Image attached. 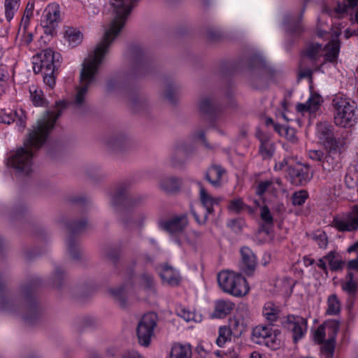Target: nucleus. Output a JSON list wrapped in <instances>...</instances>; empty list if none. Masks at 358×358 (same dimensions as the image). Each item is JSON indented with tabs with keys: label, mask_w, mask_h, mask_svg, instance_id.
<instances>
[{
	"label": "nucleus",
	"mask_w": 358,
	"mask_h": 358,
	"mask_svg": "<svg viewBox=\"0 0 358 358\" xmlns=\"http://www.w3.org/2000/svg\"><path fill=\"white\" fill-rule=\"evenodd\" d=\"M356 287L357 283L353 280V275L352 273H349L347 276V280L342 285V288L349 294H353L356 290Z\"/></svg>",
	"instance_id": "4c0bfd02"
},
{
	"label": "nucleus",
	"mask_w": 358,
	"mask_h": 358,
	"mask_svg": "<svg viewBox=\"0 0 358 358\" xmlns=\"http://www.w3.org/2000/svg\"><path fill=\"white\" fill-rule=\"evenodd\" d=\"M227 225L235 232H238L241 230L242 222L239 220H231L227 223Z\"/></svg>",
	"instance_id": "5fc2aeb1"
},
{
	"label": "nucleus",
	"mask_w": 358,
	"mask_h": 358,
	"mask_svg": "<svg viewBox=\"0 0 358 358\" xmlns=\"http://www.w3.org/2000/svg\"><path fill=\"white\" fill-rule=\"evenodd\" d=\"M192 346L189 343H175L172 345L169 358H192Z\"/></svg>",
	"instance_id": "4be33fe9"
},
{
	"label": "nucleus",
	"mask_w": 358,
	"mask_h": 358,
	"mask_svg": "<svg viewBox=\"0 0 358 358\" xmlns=\"http://www.w3.org/2000/svg\"><path fill=\"white\" fill-rule=\"evenodd\" d=\"M285 325L292 332L294 342L301 339L307 331V321L300 316L289 315Z\"/></svg>",
	"instance_id": "4468645a"
},
{
	"label": "nucleus",
	"mask_w": 358,
	"mask_h": 358,
	"mask_svg": "<svg viewBox=\"0 0 358 358\" xmlns=\"http://www.w3.org/2000/svg\"><path fill=\"white\" fill-rule=\"evenodd\" d=\"M159 275L164 283L175 286L180 282V278L178 271L169 266H164L159 271Z\"/></svg>",
	"instance_id": "b1692460"
},
{
	"label": "nucleus",
	"mask_w": 358,
	"mask_h": 358,
	"mask_svg": "<svg viewBox=\"0 0 358 358\" xmlns=\"http://www.w3.org/2000/svg\"><path fill=\"white\" fill-rule=\"evenodd\" d=\"M340 150L341 149H329V153L325 155L320 164L324 171L331 172L341 168Z\"/></svg>",
	"instance_id": "aec40b11"
},
{
	"label": "nucleus",
	"mask_w": 358,
	"mask_h": 358,
	"mask_svg": "<svg viewBox=\"0 0 358 358\" xmlns=\"http://www.w3.org/2000/svg\"><path fill=\"white\" fill-rule=\"evenodd\" d=\"M20 6V1L15 0H5L4 9L6 20L10 22L13 20L15 13Z\"/></svg>",
	"instance_id": "2f4dec72"
},
{
	"label": "nucleus",
	"mask_w": 358,
	"mask_h": 358,
	"mask_svg": "<svg viewBox=\"0 0 358 358\" xmlns=\"http://www.w3.org/2000/svg\"><path fill=\"white\" fill-rule=\"evenodd\" d=\"M280 308L271 301L266 302L262 310V314L264 317L270 321L274 322L278 318Z\"/></svg>",
	"instance_id": "7c9ffc66"
},
{
	"label": "nucleus",
	"mask_w": 358,
	"mask_h": 358,
	"mask_svg": "<svg viewBox=\"0 0 358 358\" xmlns=\"http://www.w3.org/2000/svg\"><path fill=\"white\" fill-rule=\"evenodd\" d=\"M121 358H144L137 351L129 350L122 354Z\"/></svg>",
	"instance_id": "6e6d98bb"
},
{
	"label": "nucleus",
	"mask_w": 358,
	"mask_h": 358,
	"mask_svg": "<svg viewBox=\"0 0 358 358\" xmlns=\"http://www.w3.org/2000/svg\"><path fill=\"white\" fill-rule=\"evenodd\" d=\"M327 262L325 259V257L323 259H319V261L317 262V265L320 268L325 270L326 269V264Z\"/></svg>",
	"instance_id": "0e129e2a"
},
{
	"label": "nucleus",
	"mask_w": 358,
	"mask_h": 358,
	"mask_svg": "<svg viewBox=\"0 0 358 358\" xmlns=\"http://www.w3.org/2000/svg\"><path fill=\"white\" fill-rule=\"evenodd\" d=\"M290 165H293V163H291L289 159L285 158L278 163H276L274 169L275 171H280L282 170L286 166H287L288 169Z\"/></svg>",
	"instance_id": "4d7b16f0"
},
{
	"label": "nucleus",
	"mask_w": 358,
	"mask_h": 358,
	"mask_svg": "<svg viewBox=\"0 0 358 358\" xmlns=\"http://www.w3.org/2000/svg\"><path fill=\"white\" fill-rule=\"evenodd\" d=\"M340 34V24H334L331 32L318 28L316 35L319 38L329 40V42L324 46L317 42L312 43L308 45L305 51L306 55L312 60L318 61L320 58L324 59V62L316 70L324 73L327 63L335 66L340 52V43L338 39Z\"/></svg>",
	"instance_id": "7ed1b4c3"
},
{
	"label": "nucleus",
	"mask_w": 358,
	"mask_h": 358,
	"mask_svg": "<svg viewBox=\"0 0 358 358\" xmlns=\"http://www.w3.org/2000/svg\"><path fill=\"white\" fill-rule=\"evenodd\" d=\"M224 173L222 169L219 166H213L208 170L206 178L215 187L220 185V179Z\"/></svg>",
	"instance_id": "c85d7f7f"
},
{
	"label": "nucleus",
	"mask_w": 358,
	"mask_h": 358,
	"mask_svg": "<svg viewBox=\"0 0 358 358\" xmlns=\"http://www.w3.org/2000/svg\"><path fill=\"white\" fill-rule=\"evenodd\" d=\"M217 282L224 292L236 297L246 295L250 290L245 278L241 274L229 270L217 274Z\"/></svg>",
	"instance_id": "0eeeda50"
},
{
	"label": "nucleus",
	"mask_w": 358,
	"mask_h": 358,
	"mask_svg": "<svg viewBox=\"0 0 358 358\" xmlns=\"http://www.w3.org/2000/svg\"><path fill=\"white\" fill-rule=\"evenodd\" d=\"M312 73H313L312 70L306 69L305 71H301L299 75H300L301 78H306V77L310 76Z\"/></svg>",
	"instance_id": "338daca9"
},
{
	"label": "nucleus",
	"mask_w": 358,
	"mask_h": 358,
	"mask_svg": "<svg viewBox=\"0 0 358 358\" xmlns=\"http://www.w3.org/2000/svg\"><path fill=\"white\" fill-rule=\"evenodd\" d=\"M234 304L230 301L219 300L215 302L214 315L222 317L229 315L234 309Z\"/></svg>",
	"instance_id": "bb28decb"
},
{
	"label": "nucleus",
	"mask_w": 358,
	"mask_h": 358,
	"mask_svg": "<svg viewBox=\"0 0 358 358\" xmlns=\"http://www.w3.org/2000/svg\"><path fill=\"white\" fill-rule=\"evenodd\" d=\"M117 17L122 20H127L135 6V0H110Z\"/></svg>",
	"instance_id": "6ab92c4d"
},
{
	"label": "nucleus",
	"mask_w": 358,
	"mask_h": 358,
	"mask_svg": "<svg viewBox=\"0 0 358 358\" xmlns=\"http://www.w3.org/2000/svg\"><path fill=\"white\" fill-rule=\"evenodd\" d=\"M141 287L148 292H151L154 289V281L152 277L148 274H144L141 278Z\"/></svg>",
	"instance_id": "a19ab883"
},
{
	"label": "nucleus",
	"mask_w": 358,
	"mask_h": 358,
	"mask_svg": "<svg viewBox=\"0 0 358 358\" xmlns=\"http://www.w3.org/2000/svg\"><path fill=\"white\" fill-rule=\"evenodd\" d=\"M66 106V101H59L56 103L55 110L46 111L37 120L23 145L11 152L8 157V164L10 167L23 175H29L34 170V150L45 143L61 115V109Z\"/></svg>",
	"instance_id": "f257e3e1"
},
{
	"label": "nucleus",
	"mask_w": 358,
	"mask_h": 358,
	"mask_svg": "<svg viewBox=\"0 0 358 358\" xmlns=\"http://www.w3.org/2000/svg\"><path fill=\"white\" fill-rule=\"evenodd\" d=\"M288 175L291 182L295 185H303L308 183L313 177V173L308 165L295 164L288 168Z\"/></svg>",
	"instance_id": "f8f14e48"
},
{
	"label": "nucleus",
	"mask_w": 358,
	"mask_h": 358,
	"mask_svg": "<svg viewBox=\"0 0 358 358\" xmlns=\"http://www.w3.org/2000/svg\"><path fill=\"white\" fill-rule=\"evenodd\" d=\"M280 333H277L270 325L257 326L252 331V336L258 344H263L272 350L280 346Z\"/></svg>",
	"instance_id": "1a4fd4ad"
},
{
	"label": "nucleus",
	"mask_w": 358,
	"mask_h": 358,
	"mask_svg": "<svg viewBox=\"0 0 358 358\" xmlns=\"http://www.w3.org/2000/svg\"><path fill=\"white\" fill-rule=\"evenodd\" d=\"M323 99L320 94L315 92H310V95L305 103H298L295 106L296 117H293L292 115L287 109V103H282L284 111L281 113V117L287 121L296 120L299 124H301L302 118L310 119L312 116L319 110Z\"/></svg>",
	"instance_id": "39448f33"
},
{
	"label": "nucleus",
	"mask_w": 358,
	"mask_h": 358,
	"mask_svg": "<svg viewBox=\"0 0 358 358\" xmlns=\"http://www.w3.org/2000/svg\"><path fill=\"white\" fill-rule=\"evenodd\" d=\"M30 99L35 106L45 107L48 102L44 97L43 91L35 85L29 87Z\"/></svg>",
	"instance_id": "cd10ccee"
},
{
	"label": "nucleus",
	"mask_w": 358,
	"mask_h": 358,
	"mask_svg": "<svg viewBox=\"0 0 358 358\" xmlns=\"http://www.w3.org/2000/svg\"><path fill=\"white\" fill-rule=\"evenodd\" d=\"M245 204L241 198H235L232 199L228 206L229 210L234 213H238L243 210Z\"/></svg>",
	"instance_id": "ea45409f"
},
{
	"label": "nucleus",
	"mask_w": 358,
	"mask_h": 358,
	"mask_svg": "<svg viewBox=\"0 0 358 358\" xmlns=\"http://www.w3.org/2000/svg\"><path fill=\"white\" fill-rule=\"evenodd\" d=\"M159 186L167 192H173L179 189L180 181L176 177L166 176L160 180Z\"/></svg>",
	"instance_id": "c756f323"
},
{
	"label": "nucleus",
	"mask_w": 358,
	"mask_h": 358,
	"mask_svg": "<svg viewBox=\"0 0 358 358\" xmlns=\"http://www.w3.org/2000/svg\"><path fill=\"white\" fill-rule=\"evenodd\" d=\"M201 238L200 234L196 231H190L187 236V242L192 246L196 245L199 243Z\"/></svg>",
	"instance_id": "3c124183"
},
{
	"label": "nucleus",
	"mask_w": 358,
	"mask_h": 358,
	"mask_svg": "<svg viewBox=\"0 0 358 358\" xmlns=\"http://www.w3.org/2000/svg\"><path fill=\"white\" fill-rule=\"evenodd\" d=\"M43 15L48 22H57L62 20L60 7L58 3H49L45 8Z\"/></svg>",
	"instance_id": "a878e982"
},
{
	"label": "nucleus",
	"mask_w": 358,
	"mask_h": 358,
	"mask_svg": "<svg viewBox=\"0 0 358 358\" xmlns=\"http://www.w3.org/2000/svg\"><path fill=\"white\" fill-rule=\"evenodd\" d=\"M308 198V193L305 190H300L295 192L292 196V203L294 206L302 205Z\"/></svg>",
	"instance_id": "c03bdc74"
},
{
	"label": "nucleus",
	"mask_w": 358,
	"mask_h": 358,
	"mask_svg": "<svg viewBox=\"0 0 358 358\" xmlns=\"http://www.w3.org/2000/svg\"><path fill=\"white\" fill-rule=\"evenodd\" d=\"M316 136L320 143L328 149H341L345 142L340 138H335L329 125L320 123L317 125Z\"/></svg>",
	"instance_id": "9b49d317"
},
{
	"label": "nucleus",
	"mask_w": 358,
	"mask_h": 358,
	"mask_svg": "<svg viewBox=\"0 0 358 358\" xmlns=\"http://www.w3.org/2000/svg\"><path fill=\"white\" fill-rule=\"evenodd\" d=\"M334 226L339 231H352L358 227V207L355 206L352 212L342 218H335Z\"/></svg>",
	"instance_id": "dca6fc26"
},
{
	"label": "nucleus",
	"mask_w": 358,
	"mask_h": 358,
	"mask_svg": "<svg viewBox=\"0 0 358 358\" xmlns=\"http://www.w3.org/2000/svg\"><path fill=\"white\" fill-rule=\"evenodd\" d=\"M210 105V101L208 99H203L199 103V107L203 112H207Z\"/></svg>",
	"instance_id": "bf43d9fd"
},
{
	"label": "nucleus",
	"mask_w": 358,
	"mask_h": 358,
	"mask_svg": "<svg viewBox=\"0 0 358 358\" xmlns=\"http://www.w3.org/2000/svg\"><path fill=\"white\" fill-rule=\"evenodd\" d=\"M325 259L332 270L339 269L343 264L339 257L336 256L334 252H330L325 256Z\"/></svg>",
	"instance_id": "e433bc0d"
},
{
	"label": "nucleus",
	"mask_w": 358,
	"mask_h": 358,
	"mask_svg": "<svg viewBox=\"0 0 358 358\" xmlns=\"http://www.w3.org/2000/svg\"><path fill=\"white\" fill-rule=\"evenodd\" d=\"M315 239L320 248H324L327 247L328 243L327 236L324 232H318L315 234Z\"/></svg>",
	"instance_id": "09e8293b"
},
{
	"label": "nucleus",
	"mask_w": 358,
	"mask_h": 358,
	"mask_svg": "<svg viewBox=\"0 0 358 358\" xmlns=\"http://www.w3.org/2000/svg\"><path fill=\"white\" fill-rule=\"evenodd\" d=\"M86 224L85 222H81L79 223H76L74 226L73 227V229L75 231H78L84 229L85 226Z\"/></svg>",
	"instance_id": "e2e57ef3"
},
{
	"label": "nucleus",
	"mask_w": 358,
	"mask_h": 358,
	"mask_svg": "<svg viewBox=\"0 0 358 358\" xmlns=\"http://www.w3.org/2000/svg\"><path fill=\"white\" fill-rule=\"evenodd\" d=\"M8 78V73L5 67L0 66V87L3 85Z\"/></svg>",
	"instance_id": "052dcab7"
},
{
	"label": "nucleus",
	"mask_w": 358,
	"mask_h": 358,
	"mask_svg": "<svg viewBox=\"0 0 358 358\" xmlns=\"http://www.w3.org/2000/svg\"><path fill=\"white\" fill-rule=\"evenodd\" d=\"M124 140V138L122 136H115L111 139V142L110 143H111L112 145H120Z\"/></svg>",
	"instance_id": "680f3d73"
},
{
	"label": "nucleus",
	"mask_w": 358,
	"mask_h": 358,
	"mask_svg": "<svg viewBox=\"0 0 358 358\" xmlns=\"http://www.w3.org/2000/svg\"><path fill=\"white\" fill-rule=\"evenodd\" d=\"M34 10V1H29L26 6L22 20L24 21V22H29L31 20V16L33 15Z\"/></svg>",
	"instance_id": "de8ad7c7"
},
{
	"label": "nucleus",
	"mask_w": 358,
	"mask_h": 358,
	"mask_svg": "<svg viewBox=\"0 0 358 358\" xmlns=\"http://www.w3.org/2000/svg\"><path fill=\"white\" fill-rule=\"evenodd\" d=\"M135 288L131 284H126L123 286L116 287L108 289L110 296L122 307H125L127 300Z\"/></svg>",
	"instance_id": "f3484780"
},
{
	"label": "nucleus",
	"mask_w": 358,
	"mask_h": 358,
	"mask_svg": "<svg viewBox=\"0 0 358 358\" xmlns=\"http://www.w3.org/2000/svg\"><path fill=\"white\" fill-rule=\"evenodd\" d=\"M36 30H42L45 35L53 36L57 33V24H40L36 27Z\"/></svg>",
	"instance_id": "37998d69"
},
{
	"label": "nucleus",
	"mask_w": 358,
	"mask_h": 358,
	"mask_svg": "<svg viewBox=\"0 0 358 358\" xmlns=\"http://www.w3.org/2000/svg\"><path fill=\"white\" fill-rule=\"evenodd\" d=\"M36 59L38 62L34 63V70L36 73H55L61 64L62 56L59 52L48 48L39 53Z\"/></svg>",
	"instance_id": "6e6552de"
},
{
	"label": "nucleus",
	"mask_w": 358,
	"mask_h": 358,
	"mask_svg": "<svg viewBox=\"0 0 358 358\" xmlns=\"http://www.w3.org/2000/svg\"><path fill=\"white\" fill-rule=\"evenodd\" d=\"M123 24H107L104 27L101 40L83 61L80 72V85L77 88L73 101L75 106L79 108L85 105L88 87L95 81L99 69L103 62L110 45L122 30Z\"/></svg>",
	"instance_id": "f03ea898"
},
{
	"label": "nucleus",
	"mask_w": 358,
	"mask_h": 358,
	"mask_svg": "<svg viewBox=\"0 0 358 358\" xmlns=\"http://www.w3.org/2000/svg\"><path fill=\"white\" fill-rule=\"evenodd\" d=\"M275 129L280 136L285 137L287 140L292 142H295L296 141L295 131L293 129L285 126H279L276 127Z\"/></svg>",
	"instance_id": "c9c22d12"
},
{
	"label": "nucleus",
	"mask_w": 358,
	"mask_h": 358,
	"mask_svg": "<svg viewBox=\"0 0 358 358\" xmlns=\"http://www.w3.org/2000/svg\"><path fill=\"white\" fill-rule=\"evenodd\" d=\"M16 113L12 110H0V122L10 124L14 122Z\"/></svg>",
	"instance_id": "58836bf2"
},
{
	"label": "nucleus",
	"mask_w": 358,
	"mask_h": 358,
	"mask_svg": "<svg viewBox=\"0 0 358 358\" xmlns=\"http://www.w3.org/2000/svg\"><path fill=\"white\" fill-rule=\"evenodd\" d=\"M123 198V193L117 192L110 195V203L113 206H115Z\"/></svg>",
	"instance_id": "13d9d810"
},
{
	"label": "nucleus",
	"mask_w": 358,
	"mask_h": 358,
	"mask_svg": "<svg viewBox=\"0 0 358 358\" xmlns=\"http://www.w3.org/2000/svg\"><path fill=\"white\" fill-rule=\"evenodd\" d=\"M259 150L264 157H271L274 150L273 144L269 141H262Z\"/></svg>",
	"instance_id": "79ce46f5"
},
{
	"label": "nucleus",
	"mask_w": 358,
	"mask_h": 358,
	"mask_svg": "<svg viewBox=\"0 0 358 358\" xmlns=\"http://www.w3.org/2000/svg\"><path fill=\"white\" fill-rule=\"evenodd\" d=\"M285 191V189L281 180L277 178L260 182L257 188V193L259 195H262L265 192H269L275 195L280 192Z\"/></svg>",
	"instance_id": "a211bd4d"
},
{
	"label": "nucleus",
	"mask_w": 358,
	"mask_h": 358,
	"mask_svg": "<svg viewBox=\"0 0 358 358\" xmlns=\"http://www.w3.org/2000/svg\"><path fill=\"white\" fill-rule=\"evenodd\" d=\"M157 315L154 313L145 314L138 322L137 336L141 345L148 346L154 336Z\"/></svg>",
	"instance_id": "9d476101"
},
{
	"label": "nucleus",
	"mask_w": 358,
	"mask_h": 358,
	"mask_svg": "<svg viewBox=\"0 0 358 358\" xmlns=\"http://www.w3.org/2000/svg\"><path fill=\"white\" fill-rule=\"evenodd\" d=\"M64 38L69 45L73 48L79 45L83 40L82 31L72 26H65L64 29Z\"/></svg>",
	"instance_id": "5701e85b"
},
{
	"label": "nucleus",
	"mask_w": 358,
	"mask_h": 358,
	"mask_svg": "<svg viewBox=\"0 0 358 358\" xmlns=\"http://www.w3.org/2000/svg\"><path fill=\"white\" fill-rule=\"evenodd\" d=\"M283 28L286 31L292 35H299L303 31L302 24H285Z\"/></svg>",
	"instance_id": "49530a36"
},
{
	"label": "nucleus",
	"mask_w": 358,
	"mask_h": 358,
	"mask_svg": "<svg viewBox=\"0 0 358 358\" xmlns=\"http://www.w3.org/2000/svg\"><path fill=\"white\" fill-rule=\"evenodd\" d=\"M308 157L312 160L318 162L321 164L322 161L324 159L325 156L324 155V153L320 150H310L308 151Z\"/></svg>",
	"instance_id": "8fccbe9b"
},
{
	"label": "nucleus",
	"mask_w": 358,
	"mask_h": 358,
	"mask_svg": "<svg viewBox=\"0 0 358 358\" xmlns=\"http://www.w3.org/2000/svg\"><path fill=\"white\" fill-rule=\"evenodd\" d=\"M243 269L244 272L250 275L255 269L257 266V258L252 251L248 247H243L241 249Z\"/></svg>",
	"instance_id": "412c9836"
},
{
	"label": "nucleus",
	"mask_w": 358,
	"mask_h": 358,
	"mask_svg": "<svg viewBox=\"0 0 358 358\" xmlns=\"http://www.w3.org/2000/svg\"><path fill=\"white\" fill-rule=\"evenodd\" d=\"M188 221L187 216L182 215L175 216L169 220L161 223V227L168 231L172 236V241L176 243L180 244L179 241L173 237L174 235L180 234L187 225Z\"/></svg>",
	"instance_id": "2eb2a0df"
},
{
	"label": "nucleus",
	"mask_w": 358,
	"mask_h": 358,
	"mask_svg": "<svg viewBox=\"0 0 358 358\" xmlns=\"http://www.w3.org/2000/svg\"><path fill=\"white\" fill-rule=\"evenodd\" d=\"M176 313L180 317L186 322H200L203 320V316L200 313L185 306H178Z\"/></svg>",
	"instance_id": "393cba45"
},
{
	"label": "nucleus",
	"mask_w": 358,
	"mask_h": 358,
	"mask_svg": "<svg viewBox=\"0 0 358 358\" xmlns=\"http://www.w3.org/2000/svg\"><path fill=\"white\" fill-rule=\"evenodd\" d=\"M194 140L201 141L204 142V133L203 131H199L198 134H194L193 136Z\"/></svg>",
	"instance_id": "69168bd1"
},
{
	"label": "nucleus",
	"mask_w": 358,
	"mask_h": 358,
	"mask_svg": "<svg viewBox=\"0 0 358 358\" xmlns=\"http://www.w3.org/2000/svg\"><path fill=\"white\" fill-rule=\"evenodd\" d=\"M231 338V330L227 326H221L218 329V336L216 339V344L223 348L225 344Z\"/></svg>",
	"instance_id": "473e14b6"
},
{
	"label": "nucleus",
	"mask_w": 358,
	"mask_h": 358,
	"mask_svg": "<svg viewBox=\"0 0 358 358\" xmlns=\"http://www.w3.org/2000/svg\"><path fill=\"white\" fill-rule=\"evenodd\" d=\"M348 5L345 3H339L334 10L329 13V15L334 18H341L342 16L346 13Z\"/></svg>",
	"instance_id": "a18cd8bd"
},
{
	"label": "nucleus",
	"mask_w": 358,
	"mask_h": 358,
	"mask_svg": "<svg viewBox=\"0 0 358 358\" xmlns=\"http://www.w3.org/2000/svg\"><path fill=\"white\" fill-rule=\"evenodd\" d=\"M261 217L267 224H270L273 222V217L269 209L266 206H263L261 208Z\"/></svg>",
	"instance_id": "864d4df0"
},
{
	"label": "nucleus",
	"mask_w": 358,
	"mask_h": 358,
	"mask_svg": "<svg viewBox=\"0 0 358 358\" xmlns=\"http://www.w3.org/2000/svg\"><path fill=\"white\" fill-rule=\"evenodd\" d=\"M339 329V322L331 320L324 322L313 333L315 343L322 344L321 358H333L335 338Z\"/></svg>",
	"instance_id": "20e7f679"
},
{
	"label": "nucleus",
	"mask_w": 358,
	"mask_h": 358,
	"mask_svg": "<svg viewBox=\"0 0 358 358\" xmlns=\"http://www.w3.org/2000/svg\"><path fill=\"white\" fill-rule=\"evenodd\" d=\"M32 24H20L18 29V36L21 37L25 43H29L32 41L33 34L31 25Z\"/></svg>",
	"instance_id": "f704fd0d"
},
{
	"label": "nucleus",
	"mask_w": 358,
	"mask_h": 358,
	"mask_svg": "<svg viewBox=\"0 0 358 358\" xmlns=\"http://www.w3.org/2000/svg\"><path fill=\"white\" fill-rule=\"evenodd\" d=\"M334 123L341 127L354 126L358 118V109L354 102L343 96H336L333 100Z\"/></svg>",
	"instance_id": "423d86ee"
},
{
	"label": "nucleus",
	"mask_w": 358,
	"mask_h": 358,
	"mask_svg": "<svg viewBox=\"0 0 358 358\" xmlns=\"http://www.w3.org/2000/svg\"><path fill=\"white\" fill-rule=\"evenodd\" d=\"M43 75V81L50 88H53L55 85V73H48V72H41Z\"/></svg>",
	"instance_id": "603ef678"
},
{
	"label": "nucleus",
	"mask_w": 358,
	"mask_h": 358,
	"mask_svg": "<svg viewBox=\"0 0 358 358\" xmlns=\"http://www.w3.org/2000/svg\"><path fill=\"white\" fill-rule=\"evenodd\" d=\"M348 1V7H355L357 3L358 0H346Z\"/></svg>",
	"instance_id": "774afa93"
},
{
	"label": "nucleus",
	"mask_w": 358,
	"mask_h": 358,
	"mask_svg": "<svg viewBox=\"0 0 358 358\" xmlns=\"http://www.w3.org/2000/svg\"><path fill=\"white\" fill-rule=\"evenodd\" d=\"M327 310L328 315H334L338 314L341 310V303L337 298L336 295L332 294L329 296L327 301Z\"/></svg>",
	"instance_id": "72a5a7b5"
},
{
	"label": "nucleus",
	"mask_w": 358,
	"mask_h": 358,
	"mask_svg": "<svg viewBox=\"0 0 358 358\" xmlns=\"http://www.w3.org/2000/svg\"><path fill=\"white\" fill-rule=\"evenodd\" d=\"M199 185V194H200V200L202 206L206 210V213L202 217H199L196 212L192 210L193 216L195 220L199 224H204L206 219L207 215L213 212V207L215 205H218L219 203L222 201V198L220 197H213L210 194H208L205 189L200 185Z\"/></svg>",
	"instance_id": "ddd939ff"
}]
</instances>
